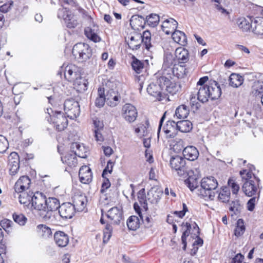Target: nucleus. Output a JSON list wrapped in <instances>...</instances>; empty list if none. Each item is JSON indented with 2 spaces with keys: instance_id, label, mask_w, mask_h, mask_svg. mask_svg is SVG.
<instances>
[{
  "instance_id": "47",
  "label": "nucleus",
  "mask_w": 263,
  "mask_h": 263,
  "mask_svg": "<svg viewBox=\"0 0 263 263\" xmlns=\"http://www.w3.org/2000/svg\"><path fill=\"white\" fill-rule=\"evenodd\" d=\"M242 210V206L238 200L233 201L230 204L229 210L231 212H232L233 214L236 215L239 214L241 213Z\"/></svg>"
},
{
  "instance_id": "43",
  "label": "nucleus",
  "mask_w": 263,
  "mask_h": 263,
  "mask_svg": "<svg viewBox=\"0 0 263 263\" xmlns=\"http://www.w3.org/2000/svg\"><path fill=\"white\" fill-rule=\"evenodd\" d=\"M246 230L244 221L242 219H239L236 223V228L234 231V235L238 237L242 235Z\"/></svg>"
},
{
  "instance_id": "29",
  "label": "nucleus",
  "mask_w": 263,
  "mask_h": 263,
  "mask_svg": "<svg viewBox=\"0 0 263 263\" xmlns=\"http://www.w3.org/2000/svg\"><path fill=\"white\" fill-rule=\"evenodd\" d=\"M162 193L155 190L152 189L149 191L147 195V202L156 204L159 201Z\"/></svg>"
},
{
  "instance_id": "10",
  "label": "nucleus",
  "mask_w": 263,
  "mask_h": 263,
  "mask_svg": "<svg viewBox=\"0 0 263 263\" xmlns=\"http://www.w3.org/2000/svg\"><path fill=\"white\" fill-rule=\"evenodd\" d=\"M46 197L42 193L36 192L32 197L31 204L33 208L39 211V215L42 217V215L44 214L46 206Z\"/></svg>"
},
{
  "instance_id": "41",
  "label": "nucleus",
  "mask_w": 263,
  "mask_h": 263,
  "mask_svg": "<svg viewBox=\"0 0 263 263\" xmlns=\"http://www.w3.org/2000/svg\"><path fill=\"white\" fill-rule=\"evenodd\" d=\"M218 200L222 202H227L230 198V191L228 187L221 188L218 196Z\"/></svg>"
},
{
  "instance_id": "50",
  "label": "nucleus",
  "mask_w": 263,
  "mask_h": 263,
  "mask_svg": "<svg viewBox=\"0 0 263 263\" xmlns=\"http://www.w3.org/2000/svg\"><path fill=\"white\" fill-rule=\"evenodd\" d=\"M40 232L42 236L45 238H50L52 236V231L50 228L45 225L41 224L38 226Z\"/></svg>"
},
{
  "instance_id": "25",
  "label": "nucleus",
  "mask_w": 263,
  "mask_h": 263,
  "mask_svg": "<svg viewBox=\"0 0 263 263\" xmlns=\"http://www.w3.org/2000/svg\"><path fill=\"white\" fill-rule=\"evenodd\" d=\"M176 58L180 64L186 63L189 59V53L187 49L183 47L177 48L175 52Z\"/></svg>"
},
{
  "instance_id": "60",
  "label": "nucleus",
  "mask_w": 263,
  "mask_h": 263,
  "mask_svg": "<svg viewBox=\"0 0 263 263\" xmlns=\"http://www.w3.org/2000/svg\"><path fill=\"white\" fill-rule=\"evenodd\" d=\"M229 186L231 189L233 194H237L240 187L239 185L233 179H229L228 182Z\"/></svg>"
},
{
  "instance_id": "52",
  "label": "nucleus",
  "mask_w": 263,
  "mask_h": 263,
  "mask_svg": "<svg viewBox=\"0 0 263 263\" xmlns=\"http://www.w3.org/2000/svg\"><path fill=\"white\" fill-rule=\"evenodd\" d=\"M13 219L16 223L20 226H24L27 221V218L23 214L14 213Z\"/></svg>"
},
{
  "instance_id": "48",
  "label": "nucleus",
  "mask_w": 263,
  "mask_h": 263,
  "mask_svg": "<svg viewBox=\"0 0 263 263\" xmlns=\"http://www.w3.org/2000/svg\"><path fill=\"white\" fill-rule=\"evenodd\" d=\"M252 93L256 96H259L263 92V82L255 81L252 86Z\"/></svg>"
},
{
  "instance_id": "27",
  "label": "nucleus",
  "mask_w": 263,
  "mask_h": 263,
  "mask_svg": "<svg viewBox=\"0 0 263 263\" xmlns=\"http://www.w3.org/2000/svg\"><path fill=\"white\" fill-rule=\"evenodd\" d=\"M85 34L92 41L97 43L101 41V37L98 35V27L93 26L92 28L88 27L85 29Z\"/></svg>"
},
{
  "instance_id": "16",
  "label": "nucleus",
  "mask_w": 263,
  "mask_h": 263,
  "mask_svg": "<svg viewBox=\"0 0 263 263\" xmlns=\"http://www.w3.org/2000/svg\"><path fill=\"white\" fill-rule=\"evenodd\" d=\"M8 165L10 174L12 176L15 175L17 173L20 168L18 155L16 153L12 152L10 154Z\"/></svg>"
},
{
  "instance_id": "30",
  "label": "nucleus",
  "mask_w": 263,
  "mask_h": 263,
  "mask_svg": "<svg viewBox=\"0 0 263 263\" xmlns=\"http://www.w3.org/2000/svg\"><path fill=\"white\" fill-rule=\"evenodd\" d=\"M173 40L177 43L184 46L187 43V38L184 32L176 30L172 33Z\"/></svg>"
},
{
  "instance_id": "56",
  "label": "nucleus",
  "mask_w": 263,
  "mask_h": 263,
  "mask_svg": "<svg viewBox=\"0 0 263 263\" xmlns=\"http://www.w3.org/2000/svg\"><path fill=\"white\" fill-rule=\"evenodd\" d=\"M132 66L133 69L138 73H140L143 68V63L137 59L133 60Z\"/></svg>"
},
{
  "instance_id": "12",
  "label": "nucleus",
  "mask_w": 263,
  "mask_h": 263,
  "mask_svg": "<svg viewBox=\"0 0 263 263\" xmlns=\"http://www.w3.org/2000/svg\"><path fill=\"white\" fill-rule=\"evenodd\" d=\"M51 120L58 131L63 130L68 125V120L66 117L61 111L55 112L51 117Z\"/></svg>"
},
{
  "instance_id": "46",
  "label": "nucleus",
  "mask_w": 263,
  "mask_h": 263,
  "mask_svg": "<svg viewBox=\"0 0 263 263\" xmlns=\"http://www.w3.org/2000/svg\"><path fill=\"white\" fill-rule=\"evenodd\" d=\"M151 34L149 31H144L143 35H141V43L142 42L145 45V48L147 50H149L150 48L152 47L151 43Z\"/></svg>"
},
{
  "instance_id": "20",
  "label": "nucleus",
  "mask_w": 263,
  "mask_h": 263,
  "mask_svg": "<svg viewBox=\"0 0 263 263\" xmlns=\"http://www.w3.org/2000/svg\"><path fill=\"white\" fill-rule=\"evenodd\" d=\"M112 223L118 224L122 218V211L117 207L110 209L106 214Z\"/></svg>"
},
{
  "instance_id": "42",
  "label": "nucleus",
  "mask_w": 263,
  "mask_h": 263,
  "mask_svg": "<svg viewBox=\"0 0 263 263\" xmlns=\"http://www.w3.org/2000/svg\"><path fill=\"white\" fill-rule=\"evenodd\" d=\"M21 194L19 196V201L21 204L27 205L29 204L32 201V197L33 196V193H25L23 192L20 193Z\"/></svg>"
},
{
  "instance_id": "64",
  "label": "nucleus",
  "mask_w": 263,
  "mask_h": 263,
  "mask_svg": "<svg viewBox=\"0 0 263 263\" xmlns=\"http://www.w3.org/2000/svg\"><path fill=\"white\" fill-rule=\"evenodd\" d=\"M244 256L241 253H238L232 258L231 263H241L244 259Z\"/></svg>"
},
{
  "instance_id": "14",
  "label": "nucleus",
  "mask_w": 263,
  "mask_h": 263,
  "mask_svg": "<svg viewBox=\"0 0 263 263\" xmlns=\"http://www.w3.org/2000/svg\"><path fill=\"white\" fill-rule=\"evenodd\" d=\"M162 132L166 138H174L178 133L177 125L175 120H168L162 128Z\"/></svg>"
},
{
  "instance_id": "57",
  "label": "nucleus",
  "mask_w": 263,
  "mask_h": 263,
  "mask_svg": "<svg viewBox=\"0 0 263 263\" xmlns=\"http://www.w3.org/2000/svg\"><path fill=\"white\" fill-rule=\"evenodd\" d=\"M65 23L66 26L69 28H73L78 25V22L76 18L72 14L69 18H68L67 20L65 21Z\"/></svg>"
},
{
  "instance_id": "44",
  "label": "nucleus",
  "mask_w": 263,
  "mask_h": 263,
  "mask_svg": "<svg viewBox=\"0 0 263 263\" xmlns=\"http://www.w3.org/2000/svg\"><path fill=\"white\" fill-rule=\"evenodd\" d=\"M138 199L143 209L148 210L147 196L145 195L144 189H142L138 193Z\"/></svg>"
},
{
  "instance_id": "19",
  "label": "nucleus",
  "mask_w": 263,
  "mask_h": 263,
  "mask_svg": "<svg viewBox=\"0 0 263 263\" xmlns=\"http://www.w3.org/2000/svg\"><path fill=\"white\" fill-rule=\"evenodd\" d=\"M72 205L74 209L78 212H81L86 206L87 198L84 195H75L72 197Z\"/></svg>"
},
{
  "instance_id": "23",
  "label": "nucleus",
  "mask_w": 263,
  "mask_h": 263,
  "mask_svg": "<svg viewBox=\"0 0 263 263\" xmlns=\"http://www.w3.org/2000/svg\"><path fill=\"white\" fill-rule=\"evenodd\" d=\"M183 155L185 159L190 161H194L198 158L199 152L195 147L188 146L184 148Z\"/></svg>"
},
{
  "instance_id": "59",
  "label": "nucleus",
  "mask_w": 263,
  "mask_h": 263,
  "mask_svg": "<svg viewBox=\"0 0 263 263\" xmlns=\"http://www.w3.org/2000/svg\"><path fill=\"white\" fill-rule=\"evenodd\" d=\"M9 143L6 138L0 135V153H4L8 148Z\"/></svg>"
},
{
  "instance_id": "55",
  "label": "nucleus",
  "mask_w": 263,
  "mask_h": 263,
  "mask_svg": "<svg viewBox=\"0 0 263 263\" xmlns=\"http://www.w3.org/2000/svg\"><path fill=\"white\" fill-rule=\"evenodd\" d=\"M185 184L190 189L191 191H194L198 186L197 180L193 177H189L184 181Z\"/></svg>"
},
{
  "instance_id": "33",
  "label": "nucleus",
  "mask_w": 263,
  "mask_h": 263,
  "mask_svg": "<svg viewBox=\"0 0 263 263\" xmlns=\"http://www.w3.org/2000/svg\"><path fill=\"white\" fill-rule=\"evenodd\" d=\"M178 131L182 133L189 132L193 128V125L189 120H184V119L180 121H176Z\"/></svg>"
},
{
  "instance_id": "21",
  "label": "nucleus",
  "mask_w": 263,
  "mask_h": 263,
  "mask_svg": "<svg viewBox=\"0 0 263 263\" xmlns=\"http://www.w3.org/2000/svg\"><path fill=\"white\" fill-rule=\"evenodd\" d=\"M79 176L82 183H89L92 177L90 168L86 165L82 166L79 170Z\"/></svg>"
},
{
  "instance_id": "26",
  "label": "nucleus",
  "mask_w": 263,
  "mask_h": 263,
  "mask_svg": "<svg viewBox=\"0 0 263 263\" xmlns=\"http://www.w3.org/2000/svg\"><path fill=\"white\" fill-rule=\"evenodd\" d=\"M54 239L56 244L60 247H66L69 242V237L63 232H57L54 235Z\"/></svg>"
},
{
  "instance_id": "13",
  "label": "nucleus",
  "mask_w": 263,
  "mask_h": 263,
  "mask_svg": "<svg viewBox=\"0 0 263 263\" xmlns=\"http://www.w3.org/2000/svg\"><path fill=\"white\" fill-rule=\"evenodd\" d=\"M45 211L44 214L42 215V218L45 221L49 220L52 215V212L60 209L59 201L55 198H49L46 199Z\"/></svg>"
},
{
  "instance_id": "35",
  "label": "nucleus",
  "mask_w": 263,
  "mask_h": 263,
  "mask_svg": "<svg viewBox=\"0 0 263 263\" xmlns=\"http://www.w3.org/2000/svg\"><path fill=\"white\" fill-rule=\"evenodd\" d=\"M243 77L239 74L232 73L229 77V84L233 87H238L242 85Z\"/></svg>"
},
{
  "instance_id": "28",
  "label": "nucleus",
  "mask_w": 263,
  "mask_h": 263,
  "mask_svg": "<svg viewBox=\"0 0 263 263\" xmlns=\"http://www.w3.org/2000/svg\"><path fill=\"white\" fill-rule=\"evenodd\" d=\"M71 151L73 154L80 158H85L87 157L86 149L85 146L80 143L75 142L71 145Z\"/></svg>"
},
{
  "instance_id": "31",
  "label": "nucleus",
  "mask_w": 263,
  "mask_h": 263,
  "mask_svg": "<svg viewBox=\"0 0 263 263\" xmlns=\"http://www.w3.org/2000/svg\"><path fill=\"white\" fill-rule=\"evenodd\" d=\"M72 83L74 88L79 92L84 91L87 89V81L82 76L78 78L76 81L72 82Z\"/></svg>"
},
{
  "instance_id": "15",
  "label": "nucleus",
  "mask_w": 263,
  "mask_h": 263,
  "mask_svg": "<svg viewBox=\"0 0 263 263\" xmlns=\"http://www.w3.org/2000/svg\"><path fill=\"white\" fill-rule=\"evenodd\" d=\"M76 210L71 203L67 202L63 203L59 209L60 216L65 219L71 218Z\"/></svg>"
},
{
  "instance_id": "49",
  "label": "nucleus",
  "mask_w": 263,
  "mask_h": 263,
  "mask_svg": "<svg viewBox=\"0 0 263 263\" xmlns=\"http://www.w3.org/2000/svg\"><path fill=\"white\" fill-rule=\"evenodd\" d=\"M237 23L240 28L243 31H247L251 27L250 21L244 17H241L237 20Z\"/></svg>"
},
{
  "instance_id": "58",
  "label": "nucleus",
  "mask_w": 263,
  "mask_h": 263,
  "mask_svg": "<svg viewBox=\"0 0 263 263\" xmlns=\"http://www.w3.org/2000/svg\"><path fill=\"white\" fill-rule=\"evenodd\" d=\"M259 197L258 196H253L252 198L248 201L247 203V209L249 211H253L255 208V205L257 203L258 201Z\"/></svg>"
},
{
  "instance_id": "39",
  "label": "nucleus",
  "mask_w": 263,
  "mask_h": 263,
  "mask_svg": "<svg viewBox=\"0 0 263 263\" xmlns=\"http://www.w3.org/2000/svg\"><path fill=\"white\" fill-rule=\"evenodd\" d=\"M141 35L137 34L136 36H131L128 41L129 47L132 50H137L140 48L141 41Z\"/></svg>"
},
{
  "instance_id": "1",
  "label": "nucleus",
  "mask_w": 263,
  "mask_h": 263,
  "mask_svg": "<svg viewBox=\"0 0 263 263\" xmlns=\"http://www.w3.org/2000/svg\"><path fill=\"white\" fill-rule=\"evenodd\" d=\"M173 65V57L172 55H167L164 59L162 66V74L166 77L172 78V74L178 78H183L189 74L194 69L195 66H188L186 65L181 64Z\"/></svg>"
},
{
  "instance_id": "18",
  "label": "nucleus",
  "mask_w": 263,
  "mask_h": 263,
  "mask_svg": "<svg viewBox=\"0 0 263 263\" xmlns=\"http://www.w3.org/2000/svg\"><path fill=\"white\" fill-rule=\"evenodd\" d=\"M31 180L28 176H23L16 182L14 185V190L17 193L24 192L29 189Z\"/></svg>"
},
{
  "instance_id": "2",
  "label": "nucleus",
  "mask_w": 263,
  "mask_h": 263,
  "mask_svg": "<svg viewBox=\"0 0 263 263\" xmlns=\"http://www.w3.org/2000/svg\"><path fill=\"white\" fill-rule=\"evenodd\" d=\"M193 91L194 95H197L198 100L202 103L207 102L209 99H218L221 95L220 86L215 81H210L208 85L195 88Z\"/></svg>"
},
{
  "instance_id": "63",
  "label": "nucleus",
  "mask_w": 263,
  "mask_h": 263,
  "mask_svg": "<svg viewBox=\"0 0 263 263\" xmlns=\"http://www.w3.org/2000/svg\"><path fill=\"white\" fill-rule=\"evenodd\" d=\"M182 210L180 211H175L174 214L179 218H182L185 214L186 212L188 211L187 207L185 203L182 204Z\"/></svg>"
},
{
  "instance_id": "6",
  "label": "nucleus",
  "mask_w": 263,
  "mask_h": 263,
  "mask_svg": "<svg viewBox=\"0 0 263 263\" xmlns=\"http://www.w3.org/2000/svg\"><path fill=\"white\" fill-rule=\"evenodd\" d=\"M170 163L172 168L177 172L179 176L185 178L189 175L190 170L186 166L184 158L178 155L173 156Z\"/></svg>"
},
{
  "instance_id": "37",
  "label": "nucleus",
  "mask_w": 263,
  "mask_h": 263,
  "mask_svg": "<svg viewBox=\"0 0 263 263\" xmlns=\"http://www.w3.org/2000/svg\"><path fill=\"white\" fill-rule=\"evenodd\" d=\"M105 101L106 102V99L104 93V88L99 87L98 90V97L95 101V105L99 108L102 107L104 106Z\"/></svg>"
},
{
  "instance_id": "32",
  "label": "nucleus",
  "mask_w": 263,
  "mask_h": 263,
  "mask_svg": "<svg viewBox=\"0 0 263 263\" xmlns=\"http://www.w3.org/2000/svg\"><path fill=\"white\" fill-rule=\"evenodd\" d=\"M189 114V109L187 106L181 105L176 108L174 118L180 120L184 119L187 118Z\"/></svg>"
},
{
  "instance_id": "7",
  "label": "nucleus",
  "mask_w": 263,
  "mask_h": 263,
  "mask_svg": "<svg viewBox=\"0 0 263 263\" xmlns=\"http://www.w3.org/2000/svg\"><path fill=\"white\" fill-rule=\"evenodd\" d=\"M246 181L242 186V191L248 197L260 196L262 187H259L260 180L256 178V180Z\"/></svg>"
},
{
  "instance_id": "17",
  "label": "nucleus",
  "mask_w": 263,
  "mask_h": 263,
  "mask_svg": "<svg viewBox=\"0 0 263 263\" xmlns=\"http://www.w3.org/2000/svg\"><path fill=\"white\" fill-rule=\"evenodd\" d=\"M105 97L107 105L112 107L117 106L121 100L120 95L113 89H109Z\"/></svg>"
},
{
  "instance_id": "9",
  "label": "nucleus",
  "mask_w": 263,
  "mask_h": 263,
  "mask_svg": "<svg viewBox=\"0 0 263 263\" xmlns=\"http://www.w3.org/2000/svg\"><path fill=\"white\" fill-rule=\"evenodd\" d=\"M64 109L67 117L74 119L77 118L80 114V108L79 103L73 99H67L64 104Z\"/></svg>"
},
{
  "instance_id": "8",
  "label": "nucleus",
  "mask_w": 263,
  "mask_h": 263,
  "mask_svg": "<svg viewBox=\"0 0 263 263\" xmlns=\"http://www.w3.org/2000/svg\"><path fill=\"white\" fill-rule=\"evenodd\" d=\"M72 54L76 58L82 61L88 59L91 55V49L87 44L78 43L72 49Z\"/></svg>"
},
{
  "instance_id": "34",
  "label": "nucleus",
  "mask_w": 263,
  "mask_h": 263,
  "mask_svg": "<svg viewBox=\"0 0 263 263\" xmlns=\"http://www.w3.org/2000/svg\"><path fill=\"white\" fill-rule=\"evenodd\" d=\"M61 160L64 163H65L70 167L77 166L78 161L76 156L73 154L68 153L61 157Z\"/></svg>"
},
{
  "instance_id": "54",
  "label": "nucleus",
  "mask_w": 263,
  "mask_h": 263,
  "mask_svg": "<svg viewBox=\"0 0 263 263\" xmlns=\"http://www.w3.org/2000/svg\"><path fill=\"white\" fill-rule=\"evenodd\" d=\"M112 233V228L110 224H106L104 230L103 242L106 243L110 238Z\"/></svg>"
},
{
  "instance_id": "53",
  "label": "nucleus",
  "mask_w": 263,
  "mask_h": 263,
  "mask_svg": "<svg viewBox=\"0 0 263 263\" xmlns=\"http://www.w3.org/2000/svg\"><path fill=\"white\" fill-rule=\"evenodd\" d=\"M72 13L66 8H62L59 9L58 17L60 19H63L64 21L70 17Z\"/></svg>"
},
{
  "instance_id": "3",
  "label": "nucleus",
  "mask_w": 263,
  "mask_h": 263,
  "mask_svg": "<svg viewBox=\"0 0 263 263\" xmlns=\"http://www.w3.org/2000/svg\"><path fill=\"white\" fill-rule=\"evenodd\" d=\"M155 77L156 79L155 82L151 83L147 87V92L148 93L156 98L158 100H162L163 93L162 90L164 86L168 87L170 83V77H166V76L160 72L155 74Z\"/></svg>"
},
{
  "instance_id": "61",
  "label": "nucleus",
  "mask_w": 263,
  "mask_h": 263,
  "mask_svg": "<svg viewBox=\"0 0 263 263\" xmlns=\"http://www.w3.org/2000/svg\"><path fill=\"white\" fill-rule=\"evenodd\" d=\"M114 165V163L111 160H109L107 162V166L103 170L102 173V177L103 178H105V176L107 175V173H111L112 171V168Z\"/></svg>"
},
{
  "instance_id": "5",
  "label": "nucleus",
  "mask_w": 263,
  "mask_h": 263,
  "mask_svg": "<svg viewBox=\"0 0 263 263\" xmlns=\"http://www.w3.org/2000/svg\"><path fill=\"white\" fill-rule=\"evenodd\" d=\"M64 72L65 79L68 82L72 83L80 77L81 76V69L78 66L74 64H65L61 67L58 74L61 76Z\"/></svg>"
},
{
  "instance_id": "51",
  "label": "nucleus",
  "mask_w": 263,
  "mask_h": 263,
  "mask_svg": "<svg viewBox=\"0 0 263 263\" xmlns=\"http://www.w3.org/2000/svg\"><path fill=\"white\" fill-rule=\"evenodd\" d=\"M159 22V16L156 14H151L146 17V22L149 26L154 27Z\"/></svg>"
},
{
  "instance_id": "4",
  "label": "nucleus",
  "mask_w": 263,
  "mask_h": 263,
  "mask_svg": "<svg viewBox=\"0 0 263 263\" xmlns=\"http://www.w3.org/2000/svg\"><path fill=\"white\" fill-rule=\"evenodd\" d=\"M201 186L202 195L210 200H213L215 196V190L218 186L217 180L212 176L203 178L201 181Z\"/></svg>"
},
{
  "instance_id": "45",
  "label": "nucleus",
  "mask_w": 263,
  "mask_h": 263,
  "mask_svg": "<svg viewBox=\"0 0 263 263\" xmlns=\"http://www.w3.org/2000/svg\"><path fill=\"white\" fill-rule=\"evenodd\" d=\"M243 181L256 180V177L252 172L251 170H243L239 173Z\"/></svg>"
},
{
  "instance_id": "40",
  "label": "nucleus",
  "mask_w": 263,
  "mask_h": 263,
  "mask_svg": "<svg viewBox=\"0 0 263 263\" xmlns=\"http://www.w3.org/2000/svg\"><path fill=\"white\" fill-rule=\"evenodd\" d=\"M147 213V210L144 209V212L140 216V218L146 227L149 228L152 227L154 223L153 217Z\"/></svg>"
},
{
  "instance_id": "22",
  "label": "nucleus",
  "mask_w": 263,
  "mask_h": 263,
  "mask_svg": "<svg viewBox=\"0 0 263 263\" xmlns=\"http://www.w3.org/2000/svg\"><path fill=\"white\" fill-rule=\"evenodd\" d=\"M177 22L172 18L165 20L162 23L161 27L163 32L166 34H172L177 27Z\"/></svg>"
},
{
  "instance_id": "24",
  "label": "nucleus",
  "mask_w": 263,
  "mask_h": 263,
  "mask_svg": "<svg viewBox=\"0 0 263 263\" xmlns=\"http://www.w3.org/2000/svg\"><path fill=\"white\" fill-rule=\"evenodd\" d=\"M251 27L253 32L258 35L263 34V17H257L252 20Z\"/></svg>"
},
{
  "instance_id": "38",
  "label": "nucleus",
  "mask_w": 263,
  "mask_h": 263,
  "mask_svg": "<svg viewBox=\"0 0 263 263\" xmlns=\"http://www.w3.org/2000/svg\"><path fill=\"white\" fill-rule=\"evenodd\" d=\"M140 220L137 216H131L127 220V226L130 230L135 231L140 227Z\"/></svg>"
},
{
  "instance_id": "36",
  "label": "nucleus",
  "mask_w": 263,
  "mask_h": 263,
  "mask_svg": "<svg viewBox=\"0 0 263 263\" xmlns=\"http://www.w3.org/2000/svg\"><path fill=\"white\" fill-rule=\"evenodd\" d=\"M181 226L182 230L183 231L181 236V240L183 244V249L185 250L186 247V237L190 234L191 226L189 223L186 222L185 223H183Z\"/></svg>"
},
{
  "instance_id": "11",
  "label": "nucleus",
  "mask_w": 263,
  "mask_h": 263,
  "mask_svg": "<svg viewBox=\"0 0 263 263\" xmlns=\"http://www.w3.org/2000/svg\"><path fill=\"white\" fill-rule=\"evenodd\" d=\"M121 114L123 118L129 123L134 122L138 116L136 108L130 103H126L123 106Z\"/></svg>"
},
{
  "instance_id": "62",
  "label": "nucleus",
  "mask_w": 263,
  "mask_h": 263,
  "mask_svg": "<svg viewBox=\"0 0 263 263\" xmlns=\"http://www.w3.org/2000/svg\"><path fill=\"white\" fill-rule=\"evenodd\" d=\"M193 231H195L194 235L198 237L197 240L194 242V245L196 243L199 246H201L203 243V240L198 237L199 234V228L196 223H195V226H194Z\"/></svg>"
}]
</instances>
